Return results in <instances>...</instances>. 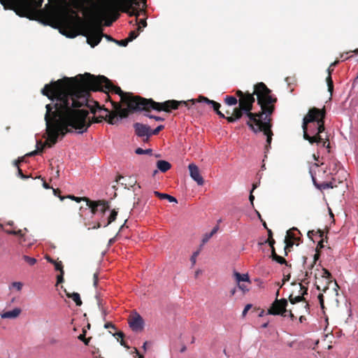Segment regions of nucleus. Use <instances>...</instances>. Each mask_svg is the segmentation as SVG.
I'll return each mask as SVG.
<instances>
[{
    "mask_svg": "<svg viewBox=\"0 0 358 358\" xmlns=\"http://www.w3.org/2000/svg\"><path fill=\"white\" fill-rule=\"evenodd\" d=\"M90 91L105 92L106 101H110L108 92H113L120 96L122 103H129L131 108H134V105H138L136 101L141 100L140 96L123 92L106 76H96L90 73L73 78H64L46 84L41 93L52 101L45 106V119L52 143L56 142L59 132L64 135L72 132L73 129L78 130L79 134L87 131L90 127V123L85 122L89 113L78 108L87 102Z\"/></svg>",
    "mask_w": 358,
    "mask_h": 358,
    "instance_id": "1",
    "label": "nucleus"
},
{
    "mask_svg": "<svg viewBox=\"0 0 358 358\" xmlns=\"http://www.w3.org/2000/svg\"><path fill=\"white\" fill-rule=\"evenodd\" d=\"M13 10L17 15L31 20H39L43 24L59 27L60 32L67 37L76 34V24L81 21L75 10L69 9L66 0H50L41 8L43 0H16Z\"/></svg>",
    "mask_w": 358,
    "mask_h": 358,
    "instance_id": "2",
    "label": "nucleus"
},
{
    "mask_svg": "<svg viewBox=\"0 0 358 358\" xmlns=\"http://www.w3.org/2000/svg\"><path fill=\"white\" fill-rule=\"evenodd\" d=\"M236 95L238 97V106L231 113L229 110L226 111L227 115H231L227 117L228 122H234L245 115L248 118L246 124L250 127L264 116L273 115L275 111L277 97L262 82L255 85L252 93L238 90Z\"/></svg>",
    "mask_w": 358,
    "mask_h": 358,
    "instance_id": "3",
    "label": "nucleus"
},
{
    "mask_svg": "<svg viewBox=\"0 0 358 358\" xmlns=\"http://www.w3.org/2000/svg\"><path fill=\"white\" fill-rule=\"evenodd\" d=\"M142 3L143 8H145L146 0H105L95 10L90 13V18L94 22L101 23L103 20L105 25L109 27L120 17L119 11L128 13L130 16L135 15V21L138 22L139 12L133 6H140Z\"/></svg>",
    "mask_w": 358,
    "mask_h": 358,
    "instance_id": "4",
    "label": "nucleus"
},
{
    "mask_svg": "<svg viewBox=\"0 0 358 358\" xmlns=\"http://www.w3.org/2000/svg\"><path fill=\"white\" fill-rule=\"evenodd\" d=\"M326 117V109H319L313 107L309 109L307 115L303 119L302 129L303 138L310 144H322V147L329 148V143L327 136L323 138L321 135L324 129V120Z\"/></svg>",
    "mask_w": 358,
    "mask_h": 358,
    "instance_id": "5",
    "label": "nucleus"
},
{
    "mask_svg": "<svg viewBox=\"0 0 358 358\" xmlns=\"http://www.w3.org/2000/svg\"><path fill=\"white\" fill-rule=\"evenodd\" d=\"M110 102L113 109L112 111H110L108 108L101 109V110L105 112V115H101V118L105 119V120L110 124H117L119 121V118L127 117L131 113L138 111L150 113L152 110H155L157 106H159L153 99L143 97H141V100L138 99V101H136V102L140 103L136 106L134 105V108H130L129 103H124L127 106V108H122L121 104L118 102L113 101H110Z\"/></svg>",
    "mask_w": 358,
    "mask_h": 358,
    "instance_id": "6",
    "label": "nucleus"
},
{
    "mask_svg": "<svg viewBox=\"0 0 358 358\" xmlns=\"http://www.w3.org/2000/svg\"><path fill=\"white\" fill-rule=\"evenodd\" d=\"M203 102V100H201L200 96L198 99H192L187 101H177V100H168L164 102H157L159 106H157L155 110L160 112L164 111L170 113L172 110H176L180 106H185L187 110H192V112L195 110L199 112L200 108L196 103Z\"/></svg>",
    "mask_w": 358,
    "mask_h": 358,
    "instance_id": "7",
    "label": "nucleus"
},
{
    "mask_svg": "<svg viewBox=\"0 0 358 358\" xmlns=\"http://www.w3.org/2000/svg\"><path fill=\"white\" fill-rule=\"evenodd\" d=\"M271 116L272 115H266L262 119L259 120V122H255L254 124L250 125L249 127L254 133L262 131L266 136V144L265 145L266 152H268L271 148L272 137L273 136V133L271 130Z\"/></svg>",
    "mask_w": 358,
    "mask_h": 358,
    "instance_id": "8",
    "label": "nucleus"
},
{
    "mask_svg": "<svg viewBox=\"0 0 358 358\" xmlns=\"http://www.w3.org/2000/svg\"><path fill=\"white\" fill-rule=\"evenodd\" d=\"M301 234L300 231L296 227H292V229L287 231L285 238V255H287L288 252L291 250L295 243L296 245L299 244L301 242V238L299 235Z\"/></svg>",
    "mask_w": 358,
    "mask_h": 358,
    "instance_id": "9",
    "label": "nucleus"
},
{
    "mask_svg": "<svg viewBox=\"0 0 358 358\" xmlns=\"http://www.w3.org/2000/svg\"><path fill=\"white\" fill-rule=\"evenodd\" d=\"M315 285L318 290L326 292L329 289V285L334 283L335 286H338L336 281L332 279L331 273L326 268L322 269L321 278L315 275Z\"/></svg>",
    "mask_w": 358,
    "mask_h": 358,
    "instance_id": "10",
    "label": "nucleus"
},
{
    "mask_svg": "<svg viewBox=\"0 0 358 358\" xmlns=\"http://www.w3.org/2000/svg\"><path fill=\"white\" fill-rule=\"evenodd\" d=\"M287 306V301L285 299H275V300L271 304V306L268 310L267 314L273 315H281L283 317L287 316V310L286 308Z\"/></svg>",
    "mask_w": 358,
    "mask_h": 358,
    "instance_id": "11",
    "label": "nucleus"
},
{
    "mask_svg": "<svg viewBox=\"0 0 358 358\" xmlns=\"http://www.w3.org/2000/svg\"><path fill=\"white\" fill-rule=\"evenodd\" d=\"M85 105H86L88 108H90L91 112L92 113L95 114V113H98L99 114L98 117H94L91 121L87 122V119H85L86 124L90 123V125H91L92 123H94V122L98 123V122H102V120H105V119L101 118V115H103V116L105 115V112L103 110H101V109H103L105 108L103 106H101L97 101H94V105L90 106L88 104V100H87V102L85 103H84L83 106H85ZM86 118H87V117Z\"/></svg>",
    "mask_w": 358,
    "mask_h": 358,
    "instance_id": "12",
    "label": "nucleus"
},
{
    "mask_svg": "<svg viewBox=\"0 0 358 358\" xmlns=\"http://www.w3.org/2000/svg\"><path fill=\"white\" fill-rule=\"evenodd\" d=\"M135 134L141 138H144L143 139V142H148L150 137L151 136L150 134V127L147 125L139 122H136L133 125Z\"/></svg>",
    "mask_w": 358,
    "mask_h": 358,
    "instance_id": "13",
    "label": "nucleus"
},
{
    "mask_svg": "<svg viewBox=\"0 0 358 358\" xmlns=\"http://www.w3.org/2000/svg\"><path fill=\"white\" fill-rule=\"evenodd\" d=\"M103 37V34L101 28L94 29L90 31L87 36V41L92 48H94L97 45Z\"/></svg>",
    "mask_w": 358,
    "mask_h": 358,
    "instance_id": "14",
    "label": "nucleus"
},
{
    "mask_svg": "<svg viewBox=\"0 0 358 358\" xmlns=\"http://www.w3.org/2000/svg\"><path fill=\"white\" fill-rule=\"evenodd\" d=\"M129 324L132 331H141L144 327V320L139 314L135 313L129 317Z\"/></svg>",
    "mask_w": 358,
    "mask_h": 358,
    "instance_id": "15",
    "label": "nucleus"
},
{
    "mask_svg": "<svg viewBox=\"0 0 358 358\" xmlns=\"http://www.w3.org/2000/svg\"><path fill=\"white\" fill-rule=\"evenodd\" d=\"M117 215V212L115 209H113L111 210L110 215L106 219L102 217L100 222H98L96 224L94 225L92 228L89 227L88 229H98L100 228L101 226L106 227L116 220Z\"/></svg>",
    "mask_w": 358,
    "mask_h": 358,
    "instance_id": "16",
    "label": "nucleus"
},
{
    "mask_svg": "<svg viewBox=\"0 0 358 358\" xmlns=\"http://www.w3.org/2000/svg\"><path fill=\"white\" fill-rule=\"evenodd\" d=\"M45 117H46V116L45 115ZM44 119H45V121H46L45 117H44ZM45 125H46V134L48 135V138H47V140H46L45 144L41 145V149H37L36 150H34V151L27 154L26 155L27 156L32 157V156H34V155H36L39 154L40 152H42V150H43V148H44V146L45 145H48V147H52V145H54L57 142V139H58V137H59V135H61L63 137L66 134H64L63 135L62 132H59V134H58V135L57 136V138H56L57 139L56 142L55 143H52L51 139L50 138V133L48 130V129L47 122H45Z\"/></svg>",
    "mask_w": 358,
    "mask_h": 358,
    "instance_id": "17",
    "label": "nucleus"
},
{
    "mask_svg": "<svg viewBox=\"0 0 358 358\" xmlns=\"http://www.w3.org/2000/svg\"><path fill=\"white\" fill-rule=\"evenodd\" d=\"M188 169L191 178L196 182L198 185H203L204 183V180L200 174L198 166L194 164H190L188 166Z\"/></svg>",
    "mask_w": 358,
    "mask_h": 358,
    "instance_id": "18",
    "label": "nucleus"
},
{
    "mask_svg": "<svg viewBox=\"0 0 358 358\" xmlns=\"http://www.w3.org/2000/svg\"><path fill=\"white\" fill-rule=\"evenodd\" d=\"M22 310L20 308H15L12 310L6 311L1 314V317L3 319H15L21 313Z\"/></svg>",
    "mask_w": 358,
    "mask_h": 358,
    "instance_id": "19",
    "label": "nucleus"
},
{
    "mask_svg": "<svg viewBox=\"0 0 358 358\" xmlns=\"http://www.w3.org/2000/svg\"><path fill=\"white\" fill-rule=\"evenodd\" d=\"M334 69L331 68V66L327 69L328 72V76L326 78V81L328 86V91L330 93V95L332 96L333 91H334V83L331 78V73L333 72Z\"/></svg>",
    "mask_w": 358,
    "mask_h": 358,
    "instance_id": "20",
    "label": "nucleus"
},
{
    "mask_svg": "<svg viewBox=\"0 0 358 358\" xmlns=\"http://www.w3.org/2000/svg\"><path fill=\"white\" fill-rule=\"evenodd\" d=\"M87 206L91 209V212L93 215H95L99 212V200L92 201L89 198L85 199Z\"/></svg>",
    "mask_w": 358,
    "mask_h": 358,
    "instance_id": "21",
    "label": "nucleus"
},
{
    "mask_svg": "<svg viewBox=\"0 0 358 358\" xmlns=\"http://www.w3.org/2000/svg\"><path fill=\"white\" fill-rule=\"evenodd\" d=\"M157 169L162 173H165L171 168V164L165 160H159L157 162Z\"/></svg>",
    "mask_w": 358,
    "mask_h": 358,
    "instance_id": "22",
    "label": "nucleus"
},
{
    "mask_svg": "<svg viewBox=\"0 0 358 358\" xmlns=\"http://www.w3.org/2000/svg\"><path fill=\"white\" fill-rule=\"evenodd\" d=\"M200 99L201 100H203V102L209 106H211L213 108V110L217 113V111L220 110V108L221 107V105L220 103L213 101V100H210L209 99H208L207 97H205L203 96H200Z\"/></svg>",
    "mask_w": 358,
    "mask_h": 358,
    "instance_id": "23",
    "label": "nucleus"
},
{
    "mask_svg": "<svg viewBox=\"0 0 358 358\" xmlns=\"http://www.w3.org/2000/svg\"><path fill=\"white\" fill-rule=\"evenodd\" d=\"M313 181L315 186L320 190L326 189L328 188H334V187H336V185H333L332 182H324L321 184H318L316 181V179L314 177H313Z\"/></svg>",
    "mask_w": 358,
    "mask_h": 358,
    "instance_id": "24",
    "label": "nucleus"
},
{
    "mask_svg": "<svg viewBox=\"0 0 358 358\" xmlns=\"http://www.w3.org/2000/svg\"><path fill=\"white\" fill-rule=\"evenodd\" d=\"M154 194L160 199H167L169 202L178 203L177 199L169 194L160 193L157 191H155Z\"/></svg>",
    "mask_w": 358,
    "mask_h": 358,
    "instance_id": "25",
    "label": "nucleus"
},
{
    "mask_svg": "<svg viewBox=\"0 0 358 358\" xmlns=\"http://www.w3.org/2000/svg\"><path fill=\"white\" fill-rule=\"evenodd\" d=\"M271 257H272L273 260L277 262L278 263H279L280 264L287 265V262L286 259L284 257L278 255L275 252V249L271 250Z\"/></svg>",
    "mask_w": 358,
    "mask_h": 358,
    "instance_id": "26",
    "label": "nucleus"
},
{
    "mask_svg": "<svg viewBox=\"0 0 358 358\" xmlns=\"http://www.w3.org/2000/svg\"><path fill=\"white\" fill-rule=\"evenodd\" d=\"M110 208L109 203L105 200H99V212L101 214H105V213Z\"/></svg>",
    "mask_w": 358,
    "mask_h": 358,
    "instance_id": "27",
    "label": "nucleus"
},
{
    "mask_svg": "<svg viewBox=\"0 0 358 358\" xmlns=\"http://www.w3.org/2000/svg\"><path fill=\"white\" fill-rule=\"evenodd\" d=\"M66 5L69 6V9H72L76 12V10L81 9L83 6V4L81 0H71V6L72 8H70V5L66 1ZM77 14V13H76Z\"/></svg>",
    "mask_w": 358,
    "mask_h": 358,
    "instance_id": "28",
    "label": "nucleus"
},
{
    "mask_svg": "<svg viewBox=\"0 0 358 358\" xmlns=\"http://www.w3.org/2000/svg\"><path fill=\"white\" fill-rule=\"evenodd\" d=\"M66 296L67 297L69 298H71L76 304V306H80L83 303L81 299H80V294L77 292H73V293H66Z\"/></svg>",
    "mask_w": 358,
    "mask_h": 358,
    "instance_id": "29",
    "label": "nucleus"
},
{
    "mask_svg": "<svg viewBox=\"0 0 358 358\" xmlns=\"http://www.w3.org/2000/svg\"><path fill=\"white\" fill-rule=\"evenodd\" d=\"M16 0H0L5 9H12L16 5Z\"/></svg>",
    "mask_w": 358,
    "mask_h": 358,
    "instance_id": "30",
    "label": "nucleus"
},
{
    "mask_svg": "<svg viewBox=\"0 0 358 358\" xmlns=\"http://www.w3.org/2000/svg\"><path fill=\"white\" fill-rule=\"evenodd\" d=\"M0 227L7 234H11V235H15V236H24V234L22 233V231L21 229H19V230H15V228L11 230V229H3V224H0Z\"/></svg>",
    "mask_w": 358,
    "mask_h": 358,
    "instance_id": "31",
    "label": "nucleus"
},
{
    "mask_svg": "<svg viewBox=\"0 0 358 358\" xmlns=\"http://www.w3.org/2000/svg\"><path fill=\"white\" fill-rule=\"evenodd\" d=\"M234 276L236 278V281L238 284H240V282H250L249 276L248 274H241L238 272L234 273Z\"/></svg>",
    "mask_w": 358,
    "mask_h": 358,
    "instance_id": "32",
    "label": "nucleus"
},
{
    "mask_svg": "<svg viewBox=\"0 0 358 358\" xmlns=\"http://www.w3.org/2000/svg\"><path fill=\"white\" fill-rule=\"evenodd\" d=\"M24 157H21V158H19L17 160H15L14 162V165L16 166L17 167V174L18 176L21 178H23V179H25V178H27L28 177L27 176H25L23 173H22V169H20L19 167V164L20 162H24Z\"/></svg>",
    "mask_w": 358,
    "mask_h": 358,
    "instance_id": "33",
    "label": "nucleus"
},
{
    "mask_svg": "<svg viewBox=\"0 0 358 358\" xmlns=\"http://www.w3.org/2000/svg\"><path fill=\"white\" fill-rule=\"evenodd\" d=\"M289 300L291 303L294 304L296 303L305 301V299H304V296H300V295H297V296H294L293 293H292L289 296Z\"/></svg>",
    "mask_w": 358,
    "mask_h": 358,
    "instance_id": "34",
    "label": "nucleus"
},
{
    "mask_svg": "<svg viewBox=\"0 0 358 358\" xmlns=\"http://www.w3.org/2000/svg\"><path fill=\"white\" fill-rule=\"evenodd\" d=\"M224 103L229 106H234L238 103L236 97L233 96H226Z\"/></svg>",
    "mask_w": 358,
    "mask_h": 358,
    "instance_id": "35",
    "label": "nucleus"
},
{
    "mask_svg": "<svg viewBox=\"0 0 358 358\" xmlns=\"http://www.w3.org/2000/svg\"><path fill=\"white\" fill-rule=\"evenodd\" d=\"M140 32L141 31H138V29L136 30L131 31L129 34V36L127 38V41L131 42L134 40L138 36Z\"/></svg>",
    "mask_w": 358,
    "mask_h": 358,
    "instance_id": "36",
    "label": "nucleus"
},
{
    "mask_svg": "<svg viewBox=\"0 0 358 358\" xmlns=\"http://www.w3.org/2000/svg\"><path fill=\"white\" fill-rule=\"evenodd\" d=\"M299 295L304 296L308 294V287L303 285L302 282L299 283Z\"/></svg>",
    "mask_w": 358,
    "mask_h": 358,
    "instance_id": "37",
    "label": "nucleus"
},
{
    "mask_svg": "<svg viewBox=\"0 0 358 358\" xmlns=\"http://www.w3.org/2000/svg\"><path fill=\"white\" fill-rule=\"evenodd\" d=\"M23 259L30 266H33L36 263V259L34 257H31L27 255H24L22 257Z\"/></svg>",
    "mask_w": 358,
    "mask_h": 358,
    "instance_id": "38",
    "label": "nucleus"
},
{
    "mask_svg": "<svg viewBox=\"0 0 358 358\" xmlns=\"http://www.w3.org/2000/svg\"><path fill=\"white\" fill-rule=\"evenodd\" d=\"M113 335L114 336H115V337H116V338L117 339V341H119V338H120V339H121V341H120V344H121L122 345H123V346H126L125 343H124V340H123V338H124V335L123 332H122V331H117V332H116V333H113Z\"/></svg>",
    "mask_w": 358,
    "mask_h": 358,
    "instance_id": "39",
    "label": "nucleus"
},
{
    "mask_svg": "<svg viewBox=\"0 0 358 358\" xmlns=\"http://www.w3.org/2000/svg\"><path fill=\"white\" fill-rule=\"evenodd\" d=\"M135 152L137 154V155H143V154H148V155H151L152 152V150L151 149H146V150H143L141 148H138Z\"/></svg>",
    "mask_w": 358,
    "mask_h": 358,
    "instance_id": "40",
    "label": "nucleus"
},
{
    "mask_svg": "<svg viewBox=\"0 0 358 358\" xmlns=\"http://www.w3.org/2000/svg\"><path fill=\"white\" fill-rule=\"evenodd\" d=\"M307 259L308 258L306 257H305V256L303 257V264L304 268H306L308 271H312V269L313 268L315 264H313V263L312 262L310 265H307L306 266V265L307 264Z\"/></svg>",
    "mask_w": 358,
    "mask_h": 358,
    "instance_id": "41",
    "label": "nucleus"
},
{
    "mask_svg": "<svg viewBox=\"0 0 358 358\" xmlns=\"http://www.w3.org/2000/svg\"><path fill=\"white\" fill-rule=\"evenodd\" d=\"M85 334H86V331L83 330V334H80L78 336V339L82 341H83L85 345H88L89 342H90V338L87 339L85 338Z\"/></svg>",
    "mask_w": 358,
    "mask_h": 358,
    "instance_id": "42",
    "label": "nucleus"
},
{
    "mask_svg": "<svg viewBox=\"0 0 358 358\" xmlns=\"http://www.w3.org/2000/svg\"><path fill=\"white\" fill-rule=\"evenodd\" d=\"M22 286H23V284L22 282H13L10 285V288H15L17 291L20 292V291H21V289L22 288Z\"/></svg>",
    "mask_w": 358,
    "mask_h": 358,
    "instance_id": "43",
    "label": "nucleus"
},
{
    "mask_svg": "<svg viewBox=\"0 0 358 358\" xmlns=\"http://www.w3.org/2000/svg\"><path fill=\"white\" fill-rule=\"evenodd\" d=\"M147 26V22L145 19L140 20L139 22H138V31H142L143 28Z\"/></svg>",
    "mask_w": 358,
    "mask_h": 358,
    "instance_id": "44",
    "label": "nucleus"
},
{
    "mask_svg": "<svg viewBox=\"0 0 358 358\" xmlns=\"http://www.w3.org/2000/svg\"><path fill=\"white\" fill-rule=\"evenodd\" d=\"M164 129V125H159L158 126L157 128H155V129L152 130L150 129V134H151V136L152 135H157L162 130H163Z\"/></svg>",
    "mask_w": 358,
    "mask_h": 358,
    "instance_id": "45",
    "label": "nucleus"
},
{
    "mask_svg": "<svg viewBox=\"0 0 358 358\" xmlns=\"http://www.w3.org/2000/svg\"><path fill=\"white\" fill-rule=\"evenodd\" d=\"M145 113L144 114L146 117L150 118V119H154L156 121H164V118L162 117H159V116H156V115H150L149 114V113H146L145 112Z\"/></svg>",
    "mask_w": 358,
    "mask_h": 358,
    "instance_id": "46",
    "label": "nucleus"
},
{
    "mask_svg": "<svg viewBox=\"0 0 358 358\" xmlns=\"http://www.w3.org/2000/svg\"><path fill=\"white\" fill-rule=\"evenodd\" d=\"M66 198H69L70 199H72L73 201H76V202H80L81 201H85V199L87 198V197H76L73 195H68L66 196H65Z\"/></svg>",
    "mask_w": 358,
    "mask_h": 358,
    "instance_id": "47",
    "label": "nucleus"
},
{
    "mask_svg": "<svg viewBox=\"0 0 358 358\" xmlns=\"http://www.w3.org/2000/svg\"><path fill=\"white\" fill-rule=\"evenodd\" d=\"M257 187V183H253L252 185V190L250 192V196H249V200L251 202V204L253 206V201H254V199H255V196H253L252 194V192Z\"/></svg>",
    "mask_w": 358,
    "mask_h": 358,
    "instance_id": "48",
    "label": "nucleus"
},
{
    "mask_svg": "<svg viewBox=\"0 0 358 358\" xmlns=\"http://www.w3.org/2000/svg\"><path fill=\"white\" fill-rule=\"evenodd\" d=\"M55 268L56 271H59L60 273H62V271H64L63 268V264L62 262H55L54 264Z\"/></svg>",
    "mask_w": 358,
    "mask_h": 358,
    "instance_id": "49",
    "label": "nucleus"
},
{
    "mask_svg": "<svg viewBox=\"0 0 358 358\" xmlns=\"http://www.w3.org/2000/svg\"><path fill=\"white\" fill-rule=\"evenodd\" d=\"M114 42L120 46L126 47L129 41H127V38H125L120 41L114 40Z\"/></svg>",
    "mask_w": 358,
    "mask_h": 358,
    "instance_id": "50",
    "label": "nucleus"
},
{
    "mask_svg": "<svg viewBox=\"0 0 358 358\" xmlns=\"http://www.w3.org/2000/svg\"><path fill=\"white\" fill-rule=\"evenodd\" d=\"M53 194L55 196H58L61 201H63L66 197L61 196V191L59 189L52 188Z\"/></svg>",
    "mask_w": 358,
    "mask_h": 358,
    "instance_id": "51",
    "label": "nucleus"
},
{
    "mask_svg": "<svg viewBox=\"0 0 358 358\" xmlns=\"http://www.w3.org/2000/svg\"><path fill=\"white\" fill-rule=\"evenodd\" d=\"M64 271H62V273L57 276V285L61 284L64 282Z\"/></svg>",
    "mask_w": 358,
    "mask_h": 358,
    "instance_id": "52",
    "label": "nucleus"
},
{
    "mask_svg": "<svg viewBox=\"0 0 358 358\" xmlns=\"http://www.w3.org/2000/svg\"><path fill=\"white\" fill-rule=\"evenodd\" d=\"M199 251H196L192 254V255L190 258V261H191L192 265H194L196 264V257L199 255Z\"/></svg>",
    "mask_w": 358,
    "mask_h": 358,
    "instance_id": "53",
    "label": "nucleus"
},
{
    "mask_svg": "<svg viewBox=\"0 0 358 358\" xmlns=\"http://www.w3.org/2000/svg\"><path fill=\"white\" fill-rule=\"evenodd\" d=\"M264 243H268V244L270 245V247L271 248V250L275 249V248H274V244H275V240L273 239V238H271H271H267V239L265 241V242H264Z\"/></svg>",
    "mask_w": 358,
    "mask_h": 358,
    "instance_id": "54",
    "label": "nucleus"
},
{
    "mask_svg": "<svg viewBox=\"0 0 358 358\" xmlns=\"http://www.w3.org/2000/svg\"><path fill=\"white\" fill-rule=\"evenodd\" d=\"M310 274H312V271L306 270L305 272L304 278L301 280V282L303 283L308 284V282H306V280L310 277Z\"/></svg>",
    "mask_w": 358,
    "mask_h": 358,
    "instance_id": "55",
    "label": "nucleus"
},
{
    "mask_svg": "<svg viewBox=\"0 0 358 358\" xmlns=\"http://www.w3.org/2000/svg\"><path fill=\"white\" fill-rule=\"evenodd\" d=\"M211 237L212 236L209 233L206 234L203 237L202 243L205 244L206 243H207Z\"/></svg>",
    "mask_w": 358,
    "mask_h": 358,
    "instance_id": "56",
    "label": "nucleus"
},
{
    "mask_svg": "<svg viewBox=\"0 0 358 358\" xmlns=\"http://www.w3.org/2000/svg\"><path fill=\"white\" fill-rule=\"evenodd\" d=\"M324 238H322L317 243V248H316V251L318 250L319 252L320 251L321 249L324 248Z\"/></svg>",
    "mask_w": 358,
    "mask_h": 358,
    "instance_id": "57",
    "label": "nucleus"
},
{
    "mask_svg": "<svg viewBox=\"0 0 358 358\" xmlns=\"http://www.w3.org/2000/svg\"><path fill=\"white\" fill-rule=\"evenodd\" d=\"M251 307H252V305H251V304H247V305L245 306V308H244V309H243V313H242V315H243V317H245V316L246 315V314H247L248 311L251 308Z\"/></svg>",
    "mask_w": 358,
    "mask_h": 358,
    "instance_id": "58",
    "label": "nucleus"
},
{
    "mask_svg": "<svg viewBox=\"0 0 358 358\" xmlns=\"http://www.w3.org/2000/svg\"><path fill=\"white\" fill-rule=\"evenodd\" d=\"M93 279H94V282H93V284H94V286L95 287H97V285H98V280H99V275L97 273H95L93 275Z\"/></svg>",
    "mask_w": 358,
    "mask_h": 358,
    "instance_id": "59",
    "label": "nucleus"
},
{
    "mask_svg": "<svg viewBox=\"0 0 358 358\" xmlns=\"http://www.w3.org/2000/svg\"><path fill=\"white\" fill-rule=\"evenodd\" d=\"M320 252L318 250H317L316 253L314 255L313 261V264H315L316 262L320 258Z\"/></svg>",
    "mask_w": 358,
    "mask_h": 358,
    "instance_id": "60",
    "label": "nucleus"
},
{
    "mask_svg": "<svg viewBox=\"0 0 358 358\" xmlns=\"http://www.w3.org/2000/svg\"><path fill=\"white\" fill-rule=\"evenodd\" d=\"M317 235L316 231L310 230L308 232V236L310 239L313 240V236Z\"/></svg>",
    "mask_w": 358,
    "mask_h": 358,
    "instance_id": "61",
    "label": "nucleus"
},
{
    "mask_svg": "<svg viewBox=\"0 0 358 358\" xmlns=\"http://www.w3.org/2000/svg\"><path fill=\"white\" fill-rule=\"evenodd\" d=\"M318 299L320 301V303L322 308H324V299H323V295L322 294H320L318 296Z\"/></svg>",
    "mask_w": 358,
    "mask_h": 358,
    "instance_id": "62",
    "label": "nucleus"
},
{
    "mask_svg": "<svg viewBox=\"0 0 358 358\" xmlns=\"http://www.w3.org/2000/svg\"><path fill=\"white\" fill-rule=\"evenodd\" d=\"M104 327H105L106 329H109V328H113V329H116V328H115V325H114V324H113L111 322H107V323H106V324H105V325H104Z\"/></svg>",
    "mask_w": 358,
    "mask_h": 358,
    "instance_id": "63",
    "label": "nucleus"
},
{
    "mask_svg": "<svg viewBox=\"0 0 358 358\" xmlns=\"http://www.w3.org/2000/svg\"><path fill=\"white\" fill-rule=\"evenodd\" d=\"M238 287H239V289L243 290L244 292L246 291H248V289L247 288V287L243 284H238Z\"/></svg>",
    "mask_w": 358,
    "mask_h": 358,
    "instance_id": "64",
    "label": "nucleus"
}]
</instances>
